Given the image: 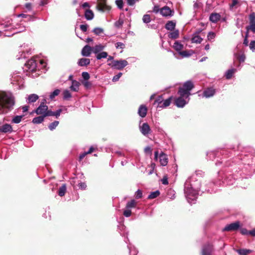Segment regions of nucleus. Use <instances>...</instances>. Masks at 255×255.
Listing matches in <instances>:
<instances>
[{
    "label": "nucleus",
    "instance_id": "nucleus-28",
    "mask_svg": "<svg viewBox=\"0 0 255 255\" xmlns=\"http://www.w3.org/2000/svg\"><path fill=\"white\" fill-rule=\"evenodd\" d=\"M171 99L172 97H170L165 100H163V102L161 105H159V108H164L169 106L171 103Z\"/></svg>",
    "mask_w": 255,
    "mask_h": 255
},
{
    "label": "nucleus",
    "instance_id": "nucleus-27",
    "mask_svg": "<svg viewBox=\"0 0 255 255\" xmlns=\"http://www.w3.org/2000/svg\"><path fill=\"white\" fill-rule=\"evenodd\" d=\"M173 48L178 53L183 49V45L179 41H176L173 45Z\"/></svg>",
    "mask_w": 255,
    "mask_h": 255
},
{
    "label": "nucleus",
    "instance_id": "nucleus-22",
    "mask_svg": "<svg viewBox=\"0 0 255 255\" xmlns=\"http://www.w3.org/2000/svg\"><path fill=\"white\" fill-rule=\"evenodd\" d=\"M159 162L161 165L165 166L167 165L168 163V158L167 155L163 153H161L159 155Z\"/></svg>",
    "mask_w": 255,
    "mask_h": 255
},
{
    "label": "nucleus",
    "instance_id": "nucleus-13",
    "mask_svg": "<svg viewBox=\"0 0 255 255\" xmlns=\"http://www.w3.org/2000/svg\"><path fill=\"white\" fill-rule=\"evenodd\" d=\"M160 13L164 17H171L173 15L174 11L168 6H165L160 9Z\"/></svg>",
    "mask_w": 255,
    "mask_h": 255
},
{
    "label": "nucleus",
    "instance_id": "nucleus-59",
    "mask_svg": "<svg viewBox=\"0 0 255 255\" xmlns=\"http://www.w3.org/2000/svg\"><path fill=\"white\" fill-rule=\"evenodd\" d=\"M240 231H241V233L242 235H249V233L250 231H248L245 228H242L241 230H240Z\"/></svg>",
    "mask_w": 255,
    "mask_h": 255
},
{
    "label": "nucleus",
    "instance_id": "nucleus-39",
    "mask_svg": "<svg viewBox=\"0 0 255 255\" xmlns=\"http://www.w3.org/2000/svg\"><path fill=\"white\" fill-rule=\"evenodd\" d=\"M192 51L188 52L187 51H183L181 50L178 53L180 55H181L182 57H187L191 56L192 54Z\"/></svg>",
    "mask_w": 255,
    "mask_h": 255
},
{
    "label": "nucleus",
    "instance_id": "nucleus-21",
    "mask_svg": "<svg viewBox=\"0 0 255 255\" xmlns=\"http://www.w3.org/2000/svg\"><path fill=\"white\" fill-rule=\"evenodd\" d=\"M221 18V15L218 13H212L209 17V20L213 23H217Z\"/></svg>",
    "mask_w": 255,
    "mask_h": 255
},
{
    "label": "nucleus",
    "instance_id": "nucleus-60",
    "mask_svg": "<svg viewBox=\"0 0 255 255\" xmlns=\"http://www.w3.org/2000/svg\"><path fill=\"white\" fill-rule=\"evenodd\" d=\"M83 85L85 86V87H86V88H88L89 87H90L91 86V83L89 82L88 80L87 81H84L83 82H82Z\"/></svg>",
    "mask_w": 255,
    "mask_h": 255
},
{
    "label": "nucleus",
    "instance_id": "nucleus-4",
    "mask_svg": "<svg viewBox=\"0 0 255 255\" xmlns=\"http://www.w3.org/2000/svg\"><path fill=\"white\" fill-rule=\"evenodd\" d=\"M128 64V62L126 60H113L111 63L108 64V65L112 68L118 70H122Z\"/></svg>",
    "mask_w": 255,
    "mask_h": 255
},
{
    "label": "nucleus",
    "instance_id": "nucleus-16",
    "mask_svg": "<svg viewBox=\"0 0 255 255\" xmlns=\"http://www.w3.org/2000/svg\"><path fill=\"white\" fill-rule=\"evenodd\" d=\"M13 131L12 126L8 124H5L0 127V132L3 133H11Z\"/></svg>",
    "mask_w": 255,
    "mask_h": 255
},
{
    "label": "nucleus",
    "instance_id": "nucleus-52",
    "mask_svg": "<svg viewBox=\"0 0 255 255\" xmlns=\"http://www.w3.org/2000/svg\"><path fill=\"white\" fill-rule=\"evenodd\" d=\"M115 46L117 49H123L125 47V44L121 42H117L115 44Z\"/></svg>",
    "mask_w": 255,
    "mask_h": 255
},
{
    "label": "nucleus",
    "instance_id": "nucleus-10",
    "mask_svg": "<svg viewBox=\"0 0 255 255\" xmlns=\"http://www.w3.org/2000/svg\"><path fill=\"white\" fill-rule=\"evenodd\" d=\"M213 247L210 243L204 245L202 248V255H212Z\"/></svg>",
    "mask_w": 255,
    "mask_h": 255
},
{
    "label": "nucleus",
    "instance_id": "nucleus-55",
    "mask_svg": "<svg viewBox=\"0 0 255 255\" xmlns=\"http://www.w3.org/2000/svg\"><path fill=\"white\" fill-rule=\"evenodd\" d=\"M250 48L253 52L255 51V40L251 41L250 44Z\"/></svg>",
    "mask_w": 255,
    "mask_h": 255
},
{
    "label": "nucleus",
    "instance_id": "nucleus-30",
    "mask_svg": "<svg viewBox=\"0 0 255 255\" xmlns=\"http://www.w3.org/2000/svg\"><path fill=\"white\" fill-rule=\"evenodd\" d=\"M45 117L46 116H44V115L35 117L33 119L32 123L35 124H41L44 121Z\"/></svg>",
    "mask_w": 255,
    "mask_h": 255
},
{
    "label": "nucleus",
    "instance_id": "nucleus-24",
    "mask_svg": "<svg viewBox=\"0 0 255 255\" xmlns=\"http://www.w3.org/2000/svg\"><path fill=\"white\" fill-rule=\"evenodd\" d=\"M80 83L76 80H72V84L70 87V89L74 92H77L79 90Z\"/></svg>",
    "mask_w": 255,
    "mask_h": 255
},
{
    "label": "nucleus",
    "instance_id": "nucleus-57",
    "mask_svg": "<svg viewBox=\"0 0 255 255\" xmlns=\"http://www.w3.org/2000/svg\"><path fill=\"white\" fill-rule=\"evenodd\" d=\"M78 186L80 189L85 190L87 187V185L84 182H80L78 184Z\"/></svg>",
    "mask_w": 255,
    "mask_h": 255
},
{
    "label": "nucleus",
    "instance_id": "nucleus-54",
    "mask_svg": "<svg viewBox=\"0 0 255 255\" xmlns=\"http://www.w3.org/2000/svg\"><path fill=\"white\" fill-rule=\"evenodd\" d=\"M135 198L136 199H140L142 197V193L140 190H137L135 192Z\"/></svg>",
    "mask_w": 255,
    "mask_h": 255
},
{
    "label": "nucleus",
    "instance_id": "nucleus-7",
    "mask_svg": "<svg viewBox=\"0 0 255 255\" xmlns=\"http://www.w3.org/2000/svg\"><path fill=\"white\" fill-rule=\"evenodd\" d=\"M46 100L44 99L42 102L41 103L39 107L35 110V112L37 115H41L44 116L48 112V107L44 104Z\"/></svg>",
    "mask_w": 255,
    "mask_h": 255
},
{
    "label": "nucleus",
    "instance_id": "nucleus-17",
    "mask_svg": "<svg viewBox=\"0 0 255 255\" xmlns=\"http://www.w3.org/2000/svg\"><path fill=\"white\" fill-rule=\"evenodd\" d=\"M105 47L106 45L102 44L96 45L92 47L93 53L95 54H97L98 53L103 51V50L105 49Z\"/></svg>",
    "mask_w": 255,
    "mask_h": 255
},
{
    "label": "nucleus",
    "instance_id": "nucleus-37",
    "mask_svg": "<svg viewBox=\"0 0 255 255\" xmlns=\"http://www.w3.org/2000/svg\"><path fill=\"white\" fill-rule=\"evenodd\" d=\"M237 252L240 255H248L252 251V250L248 249H239L238 250Z\"/></svg>",
    "mask_w": 255,
    "mask_h": 255
},
{
    "label": "nucleus",
    "instance_id": "nucleus-63",
    "mask_svg": "<svg viewBox=\"0 0 255 255\" xmlns=\"http://www.w3.org/2000/svg\"><path fill=\"white\" fill-rule=\"evenodd\" d=\"M247 31L250 29L254 33H255V24L250 25L249 27H247Z\"/></svg>",
    "mask_w": 255,
    "mask_h": 255
},
{
    "label": "nucleus",
    "instance_id": "nucleus-62",
    "mask_svg": "<svg viewBox=\"0 0 255 255\" xmlns=\"http://www.w3.org/2000/svg\"><path fill=\"white\" fill-rule=\"evenodd\" d=\"M250 21H255V13L252 12L249 15Z\"/></svg>",
    "mask_w": 255,
    "mask_h": 255
},
{
    "label": "nucleus",
    "instance_id": "nucleus-56",
    "mask_svg": "<svg viewBox=\"0 0 255 255\" xmlns=\"http://www.w3.org/2000/svg\"><path fill=\"white\" fill-rule=\"evenodd\" d=\"M116 3L117 5V6L120 9H122L123 7V0H117L116 1Z\"/></svg>",
    "mask_w": 255,
    "mask_h": 255
},
{
    "label": "nucleus",
    "instance_id": "nucleus-64",
    "mask_svg": "<svg viewBox=\"0 0 255 255\" xmlns=\"http://www.w3.org/2000/svg\"><path fill=\"white\" fill-rule=\"evenodd\" d=\"M162 183L164 185H167L168 184V178L167 177L164 176L162 179H161Z\"/></svg>",
    "mask_w": 255,
    "mask_h": 255
},
{
    "label": "nucleus",
    "instance_id": "nucleus-12",
    "mask_svg": "<svg viewBox=\"0 0 255 255\" xmlns=\"http://www.w3.org/2000/svg\"><path fill=\"white\" fill-rule=\"evenodd\" d=\"M97 7L98 10L102 12L109 11L111 9V7L106 4V0H99Z\"/></svg>",
    "mask_w": 255,
    "mask_h": 255
},
{
    "label": "nucleus",
    "instance_id": "nucleus-48",
    "mask_svg": "<svg viewBox=\"0 0 255 255\" xmlns=\"http://www.w3.org/2000/svg\"><path fill=\"white\" fill-rule=\"evenodd\" d=\"M123 23L124 20L120 18L115 23V26L119 28L123 25Z\"/></svg>",
    "mask_w": 255,
    "mask_h": 255
},
{
    "label": "nucleus",
    "instance_id": "nucleus-36",
    "mask_svg": "<svg viewBox=\"0 0 255 255\" xmlns=\"http://www.w3.org/2000/svg\"><path fill=\"white\" fill-rule=\"evenodd\" d=\"M203 39L199 35H195L191 39L192 43H200L202 41Z\"/></svg>",
    "mask_w": 255,
    "mask_h": 255
},
{
    "label": "nucleus",
    "instance_id": "nucleus-34",
    "mask_svg": "<svg viewBox=\"0 0 255 255\" xmlns=\"http://www.w3.org/2000/svg\"><path fill=\"white\" fill-rule=\"evenodd\" d=\"M136 203V201L134 200H131L130 201L128 202L126 208L131 210V208L135 207Z\"/></svg>",
    "mask_w": 255,
    "mask_h": 255
},
{
    "label": "nucleus",
    "instance_id": "nucleus-44",
    "mask_svg": "<svg viewBox=\"0 0 255 255\" xmlns=\"http://www.w3.org/2000/svg\"><path fill=\"white\" fill-rule=\"evenodd\" d=\"M163 100V98L162 97V96H159L155 100V102L154 103V104L155 105V104H157V108H159V105H161V104L162 103Z\"/></svg>",
    "mask_w": 255,
    "mask_h": 255
},
{
    "label": "nucleus",
    "instance_id": "nucleus-20",
    "mask_svg": "<svg viewBox=\"0 0 255 255\" xmlns=\"http://www.w3.org/2000/svg\"><path fill=\"white\" fill-rule=\"evenodd\" d=\"M62 109H58L55 112H53L50 110H48V112L46 113V114L44 115V116L48 117V116H54L56 118H58L60 115V114L62 113Z\"/></svg>",
    "mask_w": 255,
    "mask_h": 255
},
{
    "label": "nucleus",
    "instance_id": "nucleus-19",
    "mask_svg": "<svg viewBox=\"0 0 255 255\" xmlns=\"http://www.w3.org/2000/svg\"><path fill=\"white\" fill-rule=\"evenodd\" d=\"M147 111V108L144 105H141L138 108V114L141 118H144L146 116Z\"/></svg>",
    "mask_w": 255,
    "mask_h": 255
},
{
    "label": "nucleus",
    "instance_id": "nucleus-26",
    "mask_svg": "<svg viewBox=\"0 0 255 255\" xmlns=\"http://www.w3.org/2000/svg\"><path fill=\"white\" fill-rule=\"evenodd\" d=\"M90 63V60L88 58H82L79 60L78 64L80 66H86Z\"/></svg>",
    "mask_w": 255,
    "mask_h": 255
},
{
    "label": "nucleus",
    "instance_id": "nucleus-40",
    "mask_svg": "<svg viewBox=\"0 0 255 255\" xmlns=\"http://www.w3.org/2000/svg\"><path fill=\"white\" fill-rule=\"evenodd\" d=\"M93 32L97 35H101L104 33V29L101 27H96L93 30Z\"/></svg>",
    "mask_w": 255,
    "mask_h": 255
},
{
    "label": "nucleus",
    "instance_id": "nucleus-50",
    "mask_svg": "<svg viewBox=\"0 0 255 255\" xmlns=\"http://www.w3.org/2000/svg\"><path fill=\"white\" fill-rule=\"evenodd\" d=\"M131 210L126 208L124 211L123 215L126 217H129L131 216Z\"/></svg>",
    "mask_w": 255,
    "mask_h": 255
},
{
    "label": "nucleus",
    "instance_id": "nucleus-45",
    "mask_svg": "<svg viewBox=\"0 0 255 255\" xmlns=\"http://www.w3.org/2000/svg\"><path fill=\"white\" fill-rule=\"evenodd\" d=\"M60 92V90L59 89H56L53 92L51 93V94L49 95V98L51 100L53 99L55 97L58 96Z\"/></svg>",
    "mask_w": 255,
    "mask_h": 255
},
{
    "label": "nucleus",
    "instance_id": "nucleus-8",
    "mask_svg": "<svg viewBox=\"0 0 255 255\" xmlns=\"http://www.w3.org/2000/svg\"><path fill=\"white\" fill-rule=\"evenodd\" d=\"M141 133L145 136H147L151 132V129L147 123H144L139 127Z\"/></svg>",
    "mask_w": 255,
    "mask_h": 255
},
{
    "label": "nucleus",
    "instance_id": "nucleus-58",
    "mask_svg": "<svg viewBox=\"0 0 255 255\" xmlns=\"http://www.w3.org/2000/svg\"><path fill=\"white\" fill-rule=\"evenodd\" d=\"M248 37V31H247L246 33L245 37V39H244V40L243 42V44L246 46H248V43H249Z\"/></svg>",
    "mask_w": 255,
    "mask_h": 255
},
{
    "label": "nucleus",
    "instance_id": "nucleus-33",
    "mask_svg": "<svg viewBox=\"0 0 255 255\" xmlns=\"http://www.w3.org/2000/svg\"><path fill=\"white\" fill-rule=\"evenodd\" d=\"M108 56V54L107 52L102 51L96 54V59L97 60H101L102 58H106Z\"/></svg>",
    "mask_w": 255,
    "mask_h": 255
},
{
    "label": "nucleus",
    "instance_id": "nucleus-29",
    "mask_svg": "<svg viewBox=\"0 0 255 255\" xmlns=\"http://www.w3.org/2000/svg\"><path fill=\"white\" fill-rule=\"evenodd\" d=\"M85 17L88 20H92L94 18V13L91 10H86L85 12Z\"/></svg>",
    "mask_w": 255,
    "mask_h": 255
},
{
    "label": "nucleus",
    "instance_id": "nucleus-47",
    "mask_svg": "<svg viewBox=\"0 0 255 255\" xmlns=\"http://www.w3.org/2000/svg\"><path fill=\"white\" fill-rule=\"evenodd\" d=\"M216 154V153L214 151H210L207 153V156L210 159L213 160L215 157Z\"/></svg>",
    "mask_w": 255,
    "mask_h": 255
},
{
    "label": "nucleus",
    "instance_id": "nucleus-31",
    "mask_svg": "<svg viewBox=\"0 0 255 255\" xmlns=\"http://www.w3.org/2000/svg\"><path fill=\"white\" fill-rule=\"evenodd\" d=\"M24 117V115H19V116H16L12 118L11 120V123L13 124H19L20 123L23 117Z\"/></svg>",
    "mask_w": 255,
    "mask_h": 255
},
{
    "label": "nucleus",
    "instance_id": "nucleus-51",
    "mask_svg": "<svg viewBox=\"0 0 255 255\" xmlns=\"http://www.w3.org/2000/svg\"><path fill=\"white\" fill-rule=\"evenodd\" d=\"M82 78L84 79V81H87L90 78V75L87 72H83L82 73Z\"/></svg>",
    "mask_w": 255,
    "mask_h": 255
},
{
    "label": "nucleus",
    "instance_id": "nucleus-61",
    "mask_svg": "<svg viewBox=\"0 0 255 255\" xmlns=\"http://www.w3.org/2000/svg\"><path fill=\"white\" fill-rule=\"evenodd\" d=\"M88 25L87 24H82L80 26L81 30L83 32H86L87 30Z\"/></svg>",
    "mask_w": 255,
    "mask_h": 255
},
{
    "label": "nucleus",
    "instance_id": "nucleus-3",
    "mask_svg": "<svg viewBox=\"0 0 255 255\" xmlns=\"http://www.w3.org/2000/svg\"><path fill=\"white\" fill-rule=\"evenodd\" d=\"M193 88V83L191 81H187L184 83L182 87L179 88L178 94L182 96L186 94L187 97H189L191 95L190 92Z\"/></svg>",
    "mask_w": 255,
    "mask_h": 255
},
{
    "label": "nucleus",
    "instance_id": "nucleus-2",
    "mask_svg": "<svg viewBox=\"0 0 255 255\" xmlns=\"http://www.w3.org/2000/svg\"><path fill=\"white\" fill-rule=\"evenodd\" d=\"M15 101L11 93L0 92V114H5L13 108Z\"/></svg>",
    "mask_w": 255,
    "mask_h": 255
},
{
    "label": "nucleus",
    "instance_id": "nucleus-32",
    "mask_svg": "<svg viewBox=\"0 0 255 255\" xmlns=\"http://www.w3.org/2000/svg\"><path fill=\"white\" fill-rule=\"evenodd\" d=\"M235 182V178H234L233 176L231 175L229 176H228L227 178H226L224 180V182L229 185H232L234 184Z\"/></svg>",
    "mask_w": 255,
    "mask_h": 255
},
{
    "label": "nucleus",
    "instance_id": "nucleus-38",
    "mask_svg": "<svg viewBox=\"0 0 255 255\" xmlns=\"http://www.w3.org/2000/svg\"><path fill=\"white\" fill-rule=\"evenodd\" d=\"M236 70L235 69H231L228 70L225 74V76L226 79H230L233 76V74L235 72Z\"/></svg>",
    "mask_w": 255,
    "mask_h": 255
},
{
    "label": "nucleus",
    "instance_id": "nucleus-41",
    "mask_svg": "<svg viewBox=\"0 0 255 255\" xmlns=\"http://www.w3.org/2000/svg\"><path fill=\"white\" fill-rule=\"evenodd\" d=\"M160 194V192L158 190H156L154 192H152L148 196V199H154L158 196Z\"/></svg>",
    "mask_w": 255,
    "mask_h": 255
},
{
    "label": "nucleus",
    "instance_id": "nucleus-15",
    "mask_svg": "<svg viewBox=\"0 0 255 255\" xmlns=\"http://www.w3.org/2000/svg\"><path fill=\"white\" fill-rule=\"evenodd\" d=\"M93 53L92 47L88 45H85L82 49L81 54L83 56L89 57Z\"/></svg>",
    "mask_w": 255,
    "mask_h": 255
},
{
    "label": "nucleus",
    "instance_id": "nucleus-9",
    "mask_svg": "<svg viewBox=\"0 0 255 255\" xmlns=\"http://www.w3.org/2000/svg\"><path fill=\"white\" fill-rule=\"evenodd\" d=\"M241 227L240 222L237 221L227 225L223 229L224 231H235L238 230Z\"/></svg>",
    "mask_w": 255,
    "mask_h": 255
},
{
    "label": "nucleus",
    "instance_id": "nucleus-46",
    "mask_svg": "<svg viewBox=\"0 0 255 255\" xmlns=\"http://www.w3.org/2000/svg\"><path fill=\"white\" fill-rule=\"evenodd\" d=\"M142 21L144 23H148L151 21L150 16L149 14H144L142 17Z\"/></svg>",
    "mask_w": 255,
    "mask_h": 255
},
{
    "label": "nucleus",
    "instance_id": "nucleus-25",
    "mask_svg": "<svg viewBox=\"0 0 255 255\" xmlns=\"http://www.w3.org/2000/svg\"><path fill=\"white\" fill-rule=\"evenodd\" d=\"M169 38L172 39H175L179 36V31L178 29H174L173 31L169 32L168 34Z\"/></svg>",
    "mask_w": 255,
    "mask_h": 255
},
{
    "label": "nucleus",
    "instance_id": "nucleus-42",
    "mask_svg": "<svg viewBox=\"0 0 255 255\" xmlns=\"http://www.w3.org/2000/svg\"><path fill=\"white\" fill-rule=\"evenodd\" d=\"M63 99H64V100H68L72 97L71 93L68 90H64L63 91Z\"/></svg>",
    "mask_w": 255,
    "mask_h": 255
},
{
    "label": "nucleus",
    "instance_id": "nucleus-23",
    "mask_svg": "<svg viewBox=\"0 0 255 255\" xmlns=\"http://www.w3.org/2000/svg\"><path fill=\"white\" fill-rule=\"evenodd\" d=\"M176 22L173 20L168 21L165 25V28L170 31H173L175 29Z\"/></svg>",
    "mask_w": 255,
    "mask_h": 255
},
{
    "label": "nucleus",
    "instance_id": "nucleus-43",
    "mask_svg": "<svg viewBox=\"0 0 255 255\" xmlns=\"http://www.w3.org/2000/svg\"><path fill=\"white\" fill-rule=\"evenodd\" d=\"M59 122L57 121H55L54 122L51 123L48 126V128L50 130H53L54 129L59 125Z\"/></svg>",
    "mask_w": 255,
    "mask_h": 255
},
{
    "label": "nucleus",
    "instance_id": "nucleus-35",
    "mask_svg": "<svg viewBox=\"0 0 255 255\" xmlns=\"http://www.w3.org/2000/svg\"><path fill=\"white\" fill-rule=\"evenodd\" d=\"M66 191V186L65 184L62 185L58 190V195L62 197L63 196Z\"/></svg>",
    "mask_w": 255,
    "mask_h": 255
},
{
    "label": "nucleus",
    "instance_id": "nucleus-1",
    "mask_svg": "<svg viewBox=\"0 0 255 255\" xmlns=\"http://www.w3.org/2000/svg\"><path fill=\"white\" fill-rule=\"evenodd\" d=\"M201 187L200 181L194 176L188 178L184 184V194L190 204L195 203Z\"/></svg>",
    "mask_w": 255,
    "mask_h": 255
},
{
    "label": "nucleus",
    "instance_id": "nucleus-6",
    "mask_svg": "<svg viewBox=\"0 0 255 255\" xmlns=\"http://www.w3.org/2000/svg\"><path fill=\"white\" fill-rule=\"evenodd\" d=\"M23 79L19 73L13 74L11 78V83L13 85L18 86L19 89L22 88L23 83Z\"/></svg>",
    "mask_w": 255,
    "mask_h": 255
},
{
    "label": "nucleus",
    "instance_id": "nucleus-18",
    "mask_svg": "<svg viewBox=\"0 0 255 255\" xmlns=\"http://www.w3.org/2000/svg\"><path fill=\"white\" fill-rule=\"evenodd\" d=\"M39 98V96L35 94H30L26 98V101L28 104L35 102Z\"/></svg>",
    "mask_w": 255,
    "mask_h": 255
},
{
    "label": "nucleus",
    "instance_id": "nucleus-49",
    "mask_svg": "<svg viewBox=\"0 0 255 255\" xmlns=\"http://www.w3.org/2000/svg\"><path fill=\"white\" fill-rule=\"evenodd\" d=\"M216 37V34L214 32L210 31L208 33L207 38L209 40H211L214 39Z\"/></svg>",
    "mask_w": 255,
    "mask_h": 255
},
{
    "label": "nucleus",
    "instance_id": "nucleus-11",
    "mask_svg": "<svg viewBox=\"0 0 255 255\" xmlns=\"http://www.w3.org/2000/svg\"><path fill=\"white\" fill-rule=\"evenodd\" d=\"M25 66L29 71H34L37 67V63L35 59L29 60L25 64Z\"/></svg>",
    "mask_w": 255,
    "mask_h": 255
},
{
    "label": "nucleus",
    "instance_id": "nucleus-53",
    "mask_svg": "<svg viewBox=\"0 0 255 255\" xmlns=\"http://www.w3.org/2000/svg\"><path fill=\"white\" fill-rule=\"evenodd\" d=\"M122 75H123L122 73L120 72L116 75L114 76L112 79L113 81V82L118 81L119 80V79L120 78V77L122 76Z\"/></svg>",
    "mask_w": 255,
    "mask_h": 255
},
{
    "label": "nucleus",
    "instance_id": "nucleus-14",
    "mask_svg": "<svg viewBox=\"0 0 255 255\" xmlns=\"http://www.w3.org/2000/svg\"><path fill=\"white\" fill-rule=\"evenodd\" d=\"M216 93V90L213 88H208L205 89L203 93L202 96L206 98L213 97Z\"/></svg>",
    "mask_w": 255,
    "mask_h": 255
},
{
    "label": "nucleus",
    "instance_id": "nucleus-5",
    "mask_svg": "<svg viewBox=\"0 0 255 255\" xmlns=\"http://www.w3.org/2000/svg\"><path fill=\"white\" fill-rule=\"evenodd\" d=\"M179 95V97L175 100V104L178 108H183L188 103L189 97H187L186 94Z\"/></svg>",
    "mask_w": 255,
    "mask_h": 255
}]
</instances>
